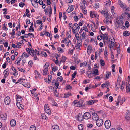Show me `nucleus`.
Returning <instances> with one entry per match:
<instances>
[{
  "label": "nucleus",
  "instance_id": "11",
  "mask_svg": "<svg viewBox=\"0 0 130 130\" xmlns=\"http://www.w3.org/2000/svg\"><path fill=\"white\" fill-rule=\"evenodd\" d=\"M77 119L79 121H82L83 119V116L80 113H79L76 116Z\"/></svg>",
  "mask_w": 130,
  "mask_h": 130
},
{
  "label": "nucleus",
  "instance_id": "38",
  "mask_svg": "<svg viewBox=\"0 0 130 130\" xmlns=\"http://www.w3.org/2000/svg\"><path fill=\"white\" fill-rule=\"evenodd\" d=\"M100 53V51H96L95 53V59L96 60L99 55V54Z\"/></svg>",
  "mask_w": 130,
  "mask_h": 130
},
{
  "label": "nucleus",
  "instance_id": "45",
  "mask_svg": "<svg viewBox=\"0 0 130 130\" xmlns=\"http://www.w3.org/2000/svg\"><path fill=\"white\" fill-rule=\"evenodd\" d=\"M57 50L60 53H61L63 52V50L61 47H58L57 48Z\"/></svg>",
  "mask_w": 130,
  "mask_h": 130
},
{
  "label": "nucleus",
  "instance_id": "24",
  "mask_svg": "<svg viewBox=\"0 0 130 130\" xmlns=\"http://www.w3.org/2000/svg\"><path fill=\"white\" fill-rule=\"evenodd\" d=\"M29 56V54L26 53L25 52H24L21 55V57H25L26 58L28 57Z\"/></svg>",
  "mask_w": 130,
  "mask_h": 130
},
{
  "label": "nucleus",
  "instance_id": "43",
  "mask_svg": "<svg viewBox=\"0 0 130 130\" xmlns=\"http://www.w3.org/2000/svg\"><path fill=\"white\" fill-rule=\"evenodd\" d=\"M55 85L56 86V89H58V86L59 85V82H58L57 81H56L55 83Z\"/></svg>",
  "mask_w": 130,
  "mask_h": 130
},
{
  "label": "nucleus",
  "instance_id": "30",
  "mask_svg": "<svg viewBox=\"0 0 130 130\" xmlns=\"http://www.w3.org/2000/svg\"><path fill=\"white\" fill-rule=\"evenodd\" d=\"M75 37L77 39V40H79L80 39H81V38L80 37V35L79 33H75Z\"/></svg>",
  "mask_w": 130,
  "mask_h": 130
},
{
  "label": "nucleus",
  "instance_id": "6",
  "mask_svg": "<svg viewBox=\"0 0 130 130\" xmlns=\"http://www.w3.org/2000/svg\"><path fill=\"white\" fill-rule=\"evenodd\" d=\"M83 117L85 119H89L91 117V114L89 112H86L84 114Z\"/></svg>",
  "mask_w": 130,
  "mask_h": 130
},
{
  "label": "nucleus",
  "instance_id": "28",
  "mask_svg": "<svg viewBox=\"0 0 130 130\" xmlns=\"http://www.w3.org/2000/svg\"><path fill=\"white\" fill-rule=\"evenodd\" d=\"M19 103L18 104H17V107L19 109L21 110L23 109L24 107L23 106L20 104Z\"/></svg>",
  "mask_w": 130,
  "mask_h": 130
},
{
  "label": "nucleus",
  "instance_id": "23",
  "mask_svg": "<svg viewBox=\"0 0 130 130\" xmlns=\"http://www.w3.org/2000/svg\"><path fill=\"white\" fill-rule=\"evenodd\" d=\"M1 117L2 119L5 120L7 119V115L6 113L2 114L1 115Z\"/></svg>",
  "mask_w": 130,
  "mask_h": 130
},
{
  "label": "nucleus",
  "instance_id": "5",
  "mask_svg": "<svg viewBox=\"0 0 130 130\" xmlns=\"http://www.w3.org/2000/svg\"><path fill=\"white\" fill-rule=\"evenodd\" d=\"M82 41L81 39H80L79 40H77V43L75 46L76 49L78 51L79 50L80 46H81L82 44Z\"/></svg>",
  "mask_w": 130,
  "mask_h": 130
},
{
  "label": "nucleus",
  "instance_id": "47",
  "mask_svg": "<svg viewBox=\"0 0 130 130\" xmlns=\"http://www.w3.org/2000/svg\"><path fill=\"white\" fill-rule=\"evenodd\" d=\"M93 74H94L95 75H98L99 74L98 69H95Z\"/></svg>",
  "mask_w": 130,
  "mask_h": 130
},
{
  "label": "nucleus",
  "instance_id": "29",
  "mask_svg": "<svg viewBox=\"0 0 130 130\" xmlns=\"http://www.w3.org/2000/svg\"><path fill=\"white\" fill-rule=\"evenodd\" d=\"M12 69L13 71L14 72L13 73L14 75V76L17 75L18 74V73H17V71L16 69L15 68L13 67L12 68Z\"/></svg>",
  "mask_w": 130,
  "mask_h": 130
},
{
  "label": "nucleus",
  "instance_id": "41",
  "mask_svg": "<svg viewBox=\"0 0 130 130\" xmlns=\"http://www.w3.org/2000/svg\"><path fill=\"white\" fill-rule=\"evenodd\" d=\"M125 99L124 98H122V99L121 98L120 99V104L121 105L123 103V102L125 101Z\"/></svg>",
  "mask_w": 130,
  "mask_h": 130
},
{
  "label": "nucleus",
  "instance_id": "20",
  "mask_svg": "<svg viewBox=\"0 0 130 130\" xmlns=\"http://www.w3.org/2000/svg\"><path fill=\"white\" fill-rule=\"evenodd\" d=\"M10 124L12 127H14L16 125V121L14 119L11 120L10 121Z\"/></svg>",
  "mask_w": 130,
  "mask_h": 130
},
{
  "label": "nucleus",
  "instance_id": "13",
  "mask_svg": "<svg viewBox=\"0 0 130 130\" xmlns=\"http://www.w3.org/2000/svg\"><path fill=\"white\" fill-rule=\"evenodd\" d=\"M74 6L73 5H72L69 6L68 9L66 10L67 12L70 13L74 9Z\"/></svg>",
  "mask_w": 130,
  "mask_h": 130
},
{
  "label": "nucleus",
  "instance_id": "34",
  "mask_svg": "<svg viewBox=\"0 0 130 130\" xmlns=\"http://www.w3.org/2000/svg\"><path fill=\"white\" fill-rule=\"evenodd\" d=\"M48 68H45L43 70V75H46L47 72L48 70Z\"/></svg>",
  "mask_w": 130,
  "mask_h": 130
},
{
  "label": "nucleus",
  "instance_id": "26",
  "mask_svg": "<svg viewBox=\"0 0 130 130\" xmlns=\"http://www.w3.org/2000/svg\"><path fill=\"white\" fill-rule=\"evenodd\" d=\"M52 128L53 130H59V126L57 125H54L52 127Z\"/></svg>",
  "mask_w": 130,
  "mask_h": 130
},
{
  "label": "nucleus",
  "instance_id": "56",
  "mask_svg": "<svg viewBox=\"0 0 130 130\" xmlns=\"http://www.w3.org/2000/svg\"><path fill=\"white\" fill-rule=\"evenodd\" d=\"M124 82H122L121 87V89L122 90H123V88L124 87Z\"/></svg>",
  "mask_w": 130,
  "mask_h": 130
},
{
  "label": "nucleus",
  "instance_id": "12",
  "mask_svg": "<svg viewBox=\"0 0 130 130\" xmlns=\"http://www.w3.org/2000/svg\"><path fill=\"white\" fill-rule=\"evenodd\" d=\"M90 17L92 18L95 17L98 18L99 17V15L95 12L90 11Z\"/></svg>",
  "mask_w": 130,
  "mask_h": 130
},
{
  "label": "nucleus",
  "instance_id": "62",
  "mask_svg": "<svg viewBox=\"0 0 130 130\" xmlns=\"http://www.w3.org/2000/svg\"><path fill=\"white\" fill-rule=\"evenodd\" d=\"M125 26L127 27H128L129 26V24L128 21H126L125 23Z\"/></svg>",
  "mask_w": 130,
  "mask_h": 130
},
{
  "label": "nucleus",
  "instance_id": "18",
  "mask_svg": "<svg viewBox=\"0 0 130 130\" xmlns=\"http://www.w3.org/2000/svg\"><path fill=\"white\" fill-rule=\"evenodd\" d=\"M84 102V100L83 99H81L80 101H78V104H77V105H76V106L77 107L82 106Z\"/></svg>",
  "mask_w": 130,
  "mask_h": 130
},
{
  "label": "nucleus",
  "instance_id": "14",
  "mask_svg": "<svg viewBox=\"0 0 130 130\" xmlns=\"http://www.w3.org/2000/svg\"><path fill=\"white\" fill-rule=\"evenodd\" d=\"M73 27L76 30V31L77 32L78 31L79 29H80V27L79 26L78 24L76 23H75L73 25Z\"/></svg>",
  "mask_w": 130,
  "mask_h": 130
},
{
  "label": "nucleus",
  "instance_id": "2",
  "mask_svg": "<svg viewBox=\"0 0 130 130\" xmlns=\"http://www.w3.org/2000/svg\"><path fill=\"white\" fill-rule=\"evenodd\" d=\"M26 51L29 53V54H30L32 56H34L35 55H36V54L38 55H39V51L36 50H32L28 48H26Z\"/></svg>",
  "mask_w": 130,
  "mask_h": 130
},
{
  "label": "nucleus",
  "instance_id": "50",
  "mask_svg": "<svg viewBox=\"0 0 130 130\" xmlns=\"http://www.w3.org/2000/svg\"><path fill=\"white\" fill-rule=\"evenodd\" d=\"M130 116V112L129 111H127L126 112V116L125 117V118H127V117Z\"/></svg>",
  "mask_w": 130,
  "mask_h": 130
},
{
  "label": "nucleus",
  "instance_id": "37",
  "mask_svg": "<svg viewBox=\"0 0 130 130\" xmlns=\"http://www.w3.org/2000/svg\"><path fill=\"white\" fill-rule=\"evenodd\" d=\"M108 53L107 52V50L105 49V51H104V55L105 57L106 58H107L108 57Z\"/></svg>",
  "mask_w": 130,
  "mask_h": 130
},
{
  "label": "nucleus",
  "instance_id": "44",
  "mask_svg": "<svg viewBox=\"0 0 130 130\" xmlns=\"http://www.w3.org/2000/svg\"><path fill=\"white\" fill-rule=\"evenodd\" d=\"M111 4V1L110 0H108L106 2V5L107 6H110Z\"/></svg>",
  "mask_w": 130,
  "mask_h": 130
},
{
  "label": "nucleus",
  "instance_id": "39",
  "mask_svg": "<svg viewBox=\"0 0 130 130\" xmlns=\"http://www.w3.org/2000/svg\"><path fill=\"white\" fill-rule=\"evenodd\" d=\"M31 2L32 4V5L35 8H38V3H35L34 4L32 3V0H31Z\"/></svg>",
  "mask_w": 130,
  "mask_h": 130
},
{
  "label": "nucleus",
  "instance_id": "54",
  "mask_svg": "<svg viewBox=\"0 0 130 130\" xmlns=\"http://www.w3.org/2000/svg\"><path fill=\"white\" fill-rule=\"evenodd\" d=\"M76 72H75L72 75V80L75 77V76L76 75Z\"/></svg>",
  "mask_w": 130,
  "mask_h": 130
},
{
  "label": "nucleus",
  "instance_id": "8",
  "mask_svg": "<svg viewBox=\"0 0 130 130\" xmlns=\"http://www.w3.org/2000/svg\"><path fill=\"white\" fill-rule=\"evenodd\" d=\"M10 99L9 96H7L5 98L4 100V102L5 104L6 105H9L10 102Z\"/></svg>",
  "mask_w": 130,
  "mask_h": 130
},
{
  "label": "nucleus",
  "instance_id": "3",
  "mask_svg": "<svg viewBox=\"0 0 130 130\" xmlns=\"http://www.w3.org/2000/svg\"><path fill=\"white\" fill-rule=\"evenodd\" d=\"M118 2L120 7L122 8L124 11H126L128 9V7L127 5L120 0H118Z\"/></svg>",
  "mask_w": 130,
  "mask_h": 130
},
{
  "label": "nucleus",
  "instance_id": "4",
  "mask_svg": "<svg viewBox=\"0 0 130 130\" xmlns=\"http://www.w3.org/2000/svg\"><path fill=\"white\" fill-rule=\"evenodd\" d=\"M111 123L109 120H106L104 123L105 127L106 129L109 128L111 126Z\"/></svg>",
  "mask_w": 130,
  "mask_h": 130
},
{
  "label": "nucleus",
  "instance_id": "46",
  "mask_svg": "<svg viewBox=\"0 0 130 130\" xmlns=\"http://www.w3.org/2000/svg\"><path fill=\"white\" fill-rule=\"evenodd\" d=\"M54 93L55 96H58V94L57 92V90L56 88V89L54 90Z\"/></svg>",
  "mask_w": 130,
  "mask_h": 130
},
{
  "label": "nucleus",
  "instance_id": "1",
  "mask_svg": "<svg viewBox=\"0 0 130 130\" xmlns=\"http://www.w3.org/2000/svg\"><path fill=\"white\" fill-rule=\"evenodd\" d=\"M123 16L121 15L116 18V25H118L119 28H124V22L123 21Z\"/></svg>",
  "mask_w": 130,
  "mask_h": 130
},
{
  "label": "nucleus",
  "instance_id": "31",
  "mask_svg": "<svg viewBox=\"0 0 130 130\" xmlns=\"http://www.w3.org/2000/svg\"><path fill=\"white\" fill-rule=\"evenodd\" d=\"M121 96H119L117 100V102L116 103V105L117 106L119 105V102H120V99H121Z\"/></svg>",
  "mask_w": 130,
  "mask_h": 130
},
{
  "label": "nucleus",
  "instance_id": "15",
  "mask_svg": "<svg viewBox=\"0 0 130 130\" xmlns=\"http://www.w3.org/2000/svg\"><path fill=\"white\" fill-rule=\"evenodd\" d=\"M80 7L83 13L84 14H86L87 13V11L85 5H82L80 6Z\"/></svg>",
  "mask_w": 130,
  "mask_h": 130
},
{
  "label": "nucleus",
  "instance_id": "19",
  "mask_svg": "<svg viewBox=\"0 0 130 130\" xmlns=\"http://www.w3.org/2000/svg\"><path fill=\"white\" fill-rule=\"evenodd\" d=\"M16 100L17 102L18 103H20L22 101V97L19 95H17Z\"/></svg>",
  "mask_w": 130,
  "mask_h": 130
},
{
  "label": "nucleus",
  "instance_id": "40",
  "mask_svg": "<svg viewBox=\"0 0 130 130\" xmlns=\"http://www.w3.org/2000/svg\"><path fill=\"white\" fill-rule=\"evenodd\" d=\"M92 49V46L90 45H89L87 48V52L88 53L89 52V53H90Z\"/></svg>",
  "mask_w": 130,
  "mask_h": 130
},
{
  "label": "nucleus",
  "instance_id": "42",
  "mask_svg": "<svg viewBox=\"0 0 130 130\" xmlns=\"http://www.w3.org/2000/svg\"><path fill=\"white\" fill-rule=\"evenodd\" d=\"M45 112L47 113L50 114L51 113V111L49 108L45 110Z\"/></svg>",
  "mask_w": 130,
  "mask_h": 130
},
{
  "label": "nucleus",
  "instance_id": "53",
  "mask_svg": "<svg viewBox=\"0 0 130 130\" xmlns=\"http://www.w3.org/2000/svg\"><path fill=\"white\" fill-rule=\"evenodd\" d=\"M85 34L86 33H82L81 35L80 38H81V39H84Z\"/></svg>",
  "mask_w": 130,
  "mask_h": 130
},
{
  "label": "nucleus",
  "instance_id": "36",
  "mask_svg": "<svg viewBox=\"0 0 130 130\" xmlns=\"http://www.w3.org/2000/svg\"><path fill=\"white\" fill-rule=\"evenodd\" d=\"M51 99L52 100L51 101L52 105L57 106H58L57 104L53 100H52V99Z\"/></svg>",
  "mask_w": 130,
  "mask_h": 130
},
{
  "label": "nucleus",
  "instance_id": "59",
  "mask_svg": "<svg viewBox=\"0 0 130 130\" xmlns=\"http://www.w3.org/2000/svg\"><path fill=\"white\" fill-rule=\"evenodd\" d=\"M74 105L76 106V105H77V104H78V101L76 100H74L73 102Z\"/></svg>",
  "mask_w": 130,
  "mask_h": 130
},
{
  "label": "nucleus",
  "instance_id": "60",
  "mask_svg": "<svg viewBox=\"0 0 130 130\" xmlns=\"http://www.w3.org/2000/svg\"><path fill=\"white\" fill-rule=\"evenodd\" d=\"M32 25H31L29 29V32H34V29L32 27Z\"/></svg>",
  "mask_w": 130,
  "mask_h": 130
},
{
  "label": "nucleus",
  "instance_id": "61",
  "mask_svg": "<svg viewBox=\"0 0 130 130\" xmlns=\"http://www.w3.org/2000/svg\"><path fill=\"white\" fill-rule=\"evenodd\" d=\"M3 30H8V29L6 27L5 24L4 23L3 24Z\"/></svg>",
  "mask_w": 130,
  "mask_h": 130
},
{
  "label": "nucleus",
  "instance_id": "22",
  "mask_svg": "<svg viewBox=\"0 0 130 130\" xmlns=\"http://www.w3.org/2000/svg\"><path fill=\"white\" fill-rule=\"evenodd\" d=\"M51 10V11H52V8L51 6H48V8H46L45 10V14L46 15H47L48 14V12L50 11V10Z\"/></svg>",
  "mask_w": 130,
  "mask_h": 130
},
{
  "label": "nucleus",
  "instance_id": "17",
  "mask_svg": "<svg viewBox=\"0 0 130 130\" xmlns=\"http://www.w3.org/2000/svg\"><path fill=\"white\" fill-rule=\"evenodd\" d=\"M110 85L109 83L107 81L106 82L102 84L101 86V87L102 88H104L105 87H108Z\"/></svg>",
  "mask_w": 130,
  "mask_h": 130
},
{
  "label": "nucleus",
  "instance_id": "57",
  "mask_svg": "<svg viewBox=\"0 0 130 130\" xmlns=\"http://www.w3.org/2000/svg\"><path fill=\"white\" fill-rule=\"evenodd\" d=\"M57 80H59L61 82V81L62 80H63V78L62 76H60L59 77L57 78Z\"/></svg>",
  "mask_w": 130,
  "mask_h": 130
},
{
  "label": "nucleus",
  "instance_id": "63",
  "mask_svg": "<svg viewBox=\"0 0 130 130\" xmlns=\"http://www.w3.org/2000/svg\"><path fill=\"white\" fill-rule=\"evenodd\" d=\"M28 35L31 38H33L34 37V35L32 33H28Z\"/></svg>",
  "mask_w": 130,
  "mask_h": 130
},
{
  "label": "nucleus",
  "instance_id": "64",
  "mask_svg": "<svg viewBox=\"0 0 130 130\" xmlns=\"http://www.w3.org/2000/svg\"><path fill=\"white\" fill-rule=\"evenodd\" d=\"M49 64L48 63H46V64L44 65V67L45 68H48V67L49 66Z\"/></svg>",
  "mask_w": 130,
  "mask_h": 130
},
{
  "label": "nucleus",
  "instance_id": "48",
  "mask_svg": "<svg viewBox=\"0 0 130 130\" xmlns=\"http://www.w3.org/2000/svg\"><path fill=\"white\" fill-rule=\"evenodd\" d=\"M41 116L42 117V118L43 119H48L47 116L44 114H42Z\"/></svg>",
  "mask_w": 130,
  "mask_h": 130
},
{
  "label": "nucleus",
  "instance_id": "52",
  "mask_svg": "<svg viewBox=\"0 0 130 130\" xmlns=\"http://www.w3.org/2000/svg\"><path fill=\"white\" fill-rule=\"evenodd\" d=\"M78 128L79 130H83V126L82 124H80L78 126Z\"/></svg>",
  "mask_w": 130,
  "mask_h": 130
},
{
  "label": "nucleus",
  "instance_id": "49",
  "mask_svg": "<svg viewBox=\"0 0 130 130\" xmlns=\"http://www.w3.org/2000/svg\"><path fill=\"white\" fill-rule=\"evenodd\" d=\"M100 62L101 65L102 66H104V61L102 59L100 60Z\"/></svg>",
  "mask_w": 130,
  "mask_h": 130
},
{
  "label": "nucleus",
  "instance_id": "58",
  "mask_svg": "<svg viewBox=\"0 0 130 130\" xmlns=\"http://www.w3.org/2000/svg\"><path fill=\"white\" fill-rule=\"evenodd\" d=\"M43 28V26L42 25H41L38 29V31H39L41 30Z\"/></svg>",
  "mask_w": 130,
  "mask_h": 130
},
{
  "label": "nucleus",
  "instance_id": "7",
  "mask_svg": "<svg viewBox=\"0 0 130 130\" xmlns=\"http://www.w3.org/2000/svg\"><path fill=\"white\" fill-rule=\"evenodd\" d=\"M103 123V120L101 119H97L96 121V125L99 127H100L102 126Z\"/></svg>",
  "mask_w": 130,
  "mask_h": 130
},
{
  "label": "nucleus",
  "instance_id": "16",
  "mask_svg": "<svg viewBox=\"0 0 130 130\" xmlns=\"http://www.w3.org/2000/svg\"><path fill=\"white\" fill-rule=\"evenodd\" d=\"M92 117L93 120H96L99 118L98 114L95 113H92Z\"/></svg>",
  "mask_w": 130,
  "mask_h": 130
},
{
  "label": "nucleus",
  "instance_id": "33",
  "mask_svg": "<svg viewBox=\"0 0 130 130\" xmlns=\"http://www.w3.org/2000/svg\"><path fill=\"white\" fill-rule=\"evenodd\" d=\"M87 64V62H84L80 64V67H84L86 66Z\"/></svg>",
  "mask_w": 130,
  "mask_h": 130
},
{
  "label": "nucleus",
  "instance_id": "21",
  "mask_svg": "<svg viewBox=\"0 0 130 130\" xmlns=\"http://www.w3.org/2000/svg\"><path fill=\"white\" fill-rule=\"evenodd\" d=\"M126 86L127 91L128 92H130V84L128 83H126Z\"/></svg>",
  "mask_w": 130,
  "mask_h": 130
},
{
  "label": "nucleus",
  "instance_id": "25",
  "mask_svg": "<svg viewBox=\"0 0 130 130\" xmlns=\"http://www.w3.org/2000/svg\"><path fill=\"white\" fill-rule=\"evenodd\" d=\"M111 72H110L107 71L106 73V78L105 79L106 80L108 79L109 78L110 76L111 75Z\"/></svg>",
  "mask_w": 130,
  "mask_h": 130
},
{
  "label": "nucleus",
  "instance_id": "55",
  "mask_svg": "<svg viewBox=\"0 0 130 130\" xmlns=\"http://www.w3.org/2000/svg\"><path fill=\"white\" fill-rule=\"evenodd\" d=\"M19 6L21 7H23L24 5H25L23 3L21 2L19 3Z\"/></svg>",
  "mask_w": 130,
  "mask_h": 130
},
{
  "label": "nucleus",
  "instance_id": "27",
  "mask_svg": "<svg viewBox=\"0 0 130 130\" xmlns=\"http://www.w3.org/2000/svg\"><path fill=\"white\" fill-rule=\"evenodd\" d=\"M111 40H112V39ZM115 43L112 40L110 41L109 45H110V50L111 51V47H113V46H114Z\"/></svg>",
  "mask_w": 130,
  "mask_h": 130
},
{
  "label": "nucleus",
  "instance_id": "10",
  "mask_svg": "<svg viewBox=\"0 0 130 130\" xmlns=\"http://www.w3.org/2000/svg\"><path fill=\"white\" fill-rule=\"evenodd\" d=\"M100 11L106 18H109L110 17V15L108 14V13L106 11L102 10H100Z\"/></svg>",
  "mask_w": 130,
  "mask_h": 130
},
{
  "label": "nucleus",
  "instance_id": "9",
  "mask_svg": "<svg viewBox=\"0 0 130 130\" xmlns=\"http://www.w3.org/2000/svg\"><path fill=\"white\" fill-rule=\"evenodd\" d=\"M98 101V100H92L87 101H86V103L88 105H92Z\"/></svg>",
  "mask_w": 130,
  "mask_h": 130
},
{
  "label": "nucleus",
  "instance_id": "35",
  "mask_svg": "<svg viewBox=\"0 0 130 130\" xmlns=\"http://www.w3.org/2000/svg\"><path fill=\"white\" fill-rule=\"evenodd\" d=\"M71 95V93L70 92H68L65 94L64 95V97L65 98H66L69 97Z\"/></svg>",
  "mask_w": 130,
  "mask_h": 130
},
{
  "label": "nucleus",
  "instance_id": "51",
  "mask_svg": "<svg viewBox=\"0 0 130 130\" xmlns=\"http://www.w3.org/2000/svg\"><path fill=\"white\" fill-rule=\"evenodd\" d=\"M30 130H36V127L33 125H31L30 127Z\"/></svg>",
  "mask_w": 130,
  "mask_h": 130
},
{
  "label": "nucleus",
  "instance_id": "32",
  "mask_svg": "<svg viewBox=\"0 0 130 130\" xmlns=\"http://www.w3.org/2000/svg\"><path fill=\"white\" fill-rule=\"evenodd\" d=\"M69 26L70 28H71L72 29L73 32H74L75 31V30L74 28H73V25H72V24L71 23H69Z\"/></svg>",
  "mask_w": 130,
  "mask_h": 130
}]
</instances>
